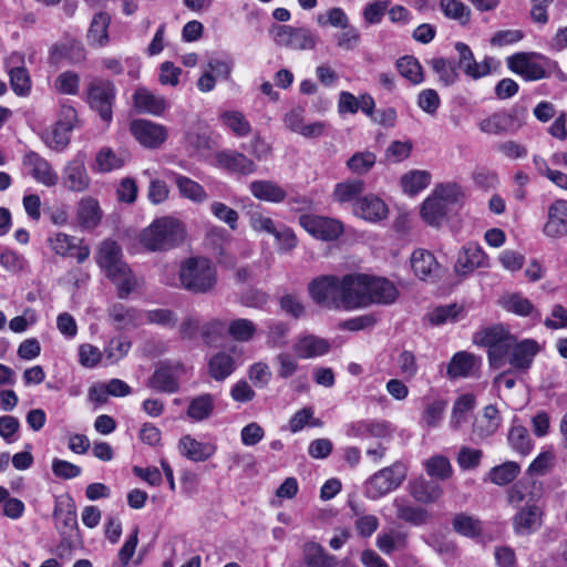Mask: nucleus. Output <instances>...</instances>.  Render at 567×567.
<instances>
[{"label":"nucleus","mask_w":567,"mask_h":567,"mask_svg":"<svg viewBox=\"0 0 567 567\" xmlns=\"http://www.w3.org/2000/svg\"><path fill=\"white\" fill-rule=\"evenodd\" d=\"M426 473L439 480H447L453 474L452 465L447 457L443 455H434L424 462Z\"/></svg>","instance_id":"55"},{"label":"nucleus","mask_w":567,"mask_h":567,"mask_svg":"<svg viewBox=\"0 0 567 567\" xmlns=\"http://www.w3.org/2000/svg\"><path fill=\"white\" fill-rule=\"evenodd\" d=\"M544 234L550 238L567 235V200L556 199L548 208V218L544 225Z\"/></svg>","instance_id":"19"},{"label":"nucleus","mask_w":567,"mask_h":567,"mask_svg":"<svg viewBox=\"0 0 567 567\" xmlns=\"http://www.w3.org/2000/svg\"><path fill=\"white\" fill-rule=\"evenodd\" d=\"M347 435L354 439H385L391 435L389 423L378 420H360L348 425Z\"/></svg>","instance_id":"22"},{"label":"nucleus","mask_w":567,"mask_h":567,"mask_svg":"<svg viewBox=\"0 0 567 567\" xmlns=\"http://www.w3.org/2000/svg\"><path fill=\"white\" fill-rule=\"evenodd\" d=\"M482 456L483 452L481 450L462 446L457 453L456 462L462 470L470 471L480 466Z\"/></svg>","instance_id":"62"},{"label":"nucleus","mask_w":567,"mask_h":567,"mask_svg":"<svg viewBox=\"0 0 567 567\" xmlns=\"http://www.w3.org/2000/svg\"><path fill=\"white\" fill-rule=\"evenodd\" d=\"M214 406V396L212 394H202L190 401L187 415L194 421H203L212 415Z\"/></svg>","instance_id":"50"},{"label":"nucleus","mask_w":567,"mask_h":567,"mask_svg":"<svg viewBox=\"0 0 567 567\" xmlns=\"http://www.w3.org/2000/svg\"><path fill=\"white\" fill-rule=\"evenodd\" d=\"M377 163V155L371 151L355 152L346 163L348 169L355 175L368 174Z\"/></svg>","instance_id":"51"},{"label":"nucleus","mask_w":567,"mask_h":567,"mask_svg":"<svg viewBox=\"0 0 567 567\" xmlns=\"http://www.w3.org/2000/svg\"><path fill=\"white\" fill-rule=\"evenodd\" d=\"M179 453L193 462H205L216 452L213 443L198 442L190 435H184L178 442Z\"/></svg>","instance_id":"26"},{"label":"nucleus","mask_w":567,"mask_h":567,"mask_svg":"<svg viewBox=\"0 0 567 567\" xmlns=\"http://www.w3.org/2000/svg\"><path fill=\"white\" fill-rule=\"evenodd\" d=\"M147 386L156 391L173 393L178 389V381L169 368L162 367L148 379Z\"/></svg>","instance_id":"41"},{"label":"nucleus","mask_w":567,"mask_h":567,"mask_svg":"<svg viewBox=\"0 0 567 567\" xmlns=\"http://www.w3.org/2000/svg\"><path fill=\"white\" fill-rule=\"evenodd\" d=\"M398 367H399L400 374L408 381L412 380L419 371L416 358H415L414 353L409 350H403L399 354Z\"/></svg>","instance_id":"64"},{"label":"nucleus","mask_w":567,"mask_h":567,"mask_svg":"<svg viewBox=\"0 0 567 567\" xmlns=\"http://www.w3.org/2000/svg\"><path fill=\"white\" fill-rule=\"evenodd\" d=\"M548 59L536 52H518L506 58L507 68L525 81H539L549 76Z\"/></svg>","instance_id":"6"},{"label":"nucleus","mask_w":567,"mask_h":567,"mask_svg":"<svg viewBox=\"0 0 567 567\" xmlns=\"http://www.w3.org/2000/svg\"><path fill=\"white\" fill-rule=\"evenodd\" d=\"M179 286L193 293H209L217 284V271L205 257H190L182 261L178 270Z\"/></svg>","instance_id":"4"},{"label":"nucleus","mask_w":567,"mask_h":567,"mask_svg":"<svg viewBox=\"0 0 567 567\" xmlns=\"http://www.w3.org/2000/svg\"><path fill=\"white\" fill-rule=\"evenodd\" d=\"M398 295L396 287L388 279L369 276V306L372 303H392Z\"/></svg>","instance_id":"28"},{"label":"nucleus","mask_w":567,"mask_h":567,"mask_svg":"<svg viewBox=\"0 0 567 567\" xmlns=\"http://www.w3.org/2000/svg\"><path fill=\"white\" fill-rule=\"evenodd\" d=\"M406 476L405 466L401 463L382 468L371 476L367 483V494L370 498H380L398 488Z\"/></svg>","instance_id":"9"},{"label":"nucleus","mask_w":567,"mask_h":567,"mask_svg":"<svg viewBox=\"0 0 567 567\" xmlns=\"http://www.w3.org/2000/svg\"><path fill=\"white\" fill-rule=\"evenodd\" d=\"M303 561L308 567H332L334 559L324 553L317 543H307L303 546Z\"/></svg>","instance_id":"46"},{"label":"nucleus","mask_w":567,"mask_h":567,"mask_svg":"<svg viewBox=\"0 0 567 567\" xmlns=\"http://www.w3.org/2000/svg\"><path fill=\"white\" fill-rule=\"evenodd\" d=\"M135 109L141 113L161 115L166 109V101L163 96L153 93L146 87H137L133 94Z\"/></svg>","instance_id":"27"},{"label":"nucleus","mask_w":567,"mask_h":567,"mask_svg":"<svg viewBox=\"0 0 567 567\" xmlns=\"http://www.w3.org/2000/svg\"><path fill=\"white\" fill-rule=\"evenodd\" d=\"M526 109L514 106L508 111H499L478 123L483 133L502 135L518 131L525 123Z\"/></svg>","instance_id":"8"},{"label":"nucleus","mask_w":567,"mask_h":567,"mask_svg":"<svg viewBox=\"0 0 567 567\" xmlns=\"http://www.w3.org/2000/svg\"><path fill=\"white\" fill-rule=\"evenodd\" d=\"M519 473V466L515 462H506L495 466L489 472V480L496 485H506L513 482Z\"/></svg>","instance_id":"59"},{"label":"nucleus","mask_w":567,"mask_h":567,"mask_svg":"<svg viewBox=\"0 0 567 567\" xmlns=\"http://www.w3.org/2000/svg\"><path fill=\"white\" fill-rule=\"evenodd\" d=\"M132 347L131 340L125 336L112 338L105 346L103 353L107 364H114L123 359Z\"/></svg>","instance_id":"49"},{"label":"nucleus","mask_w":567,"mask_h":567,"mask_svg":"<svg viewBox=\"0 0 567 567\" xmlns=\"http://www.w3.org/2000/svg\"><path fill=\"white\" fill-rule=\"evenodd\" d=\"M256 331L257 329L255 323L244 318L235 319L230 321L228 326L229 336L238 342L250 341L254 338Z\"/></svg>","instance_id":"57"},{"label":"nucleus","mask_w":567,"mask_h":567,"mask_svg":"<svg viewBox=\"0 0 567 567\" xmlns=\"http://www.w3.org/2000/svg\"><path fill=\"white\" fill-rule=\"evenodd\" d=\"M51 248L60 256L73 255L76 248L78 238L63 233H58L49 239Z\"/></svg>","instance_id":"63"},{"label":"nucleus","mask_w":567,"mask_h":567,"mask_svg":"<svg viewBox=\"0 0 567 567\" xmlns=\"http://www.w3.org/2000/svg\"><path fill=\"white\" fill-rule=\"evenodd\" d=\"M481 364L480 357L467 351H458L452 357L446 373L451 379L468 378L480 370Z\"/></svg>","instance_id":"21"},{"label":"nucleus","mask_w":567,"mask_h":567,"mask_svg":"<svg viewBox=\"0 0 567 567\" xmlns=\"http://www.w3.org/2000/svg\"><path fill=\"white\" fill-rule=\"evenodd\" d=\"M431 175L426 171H411L401 177L403 190L409 195H415L426 188L430 184Z\"/></svg>","instance_id":"53"},{"label":"nucleus","mask_w":567,"mask_h":567,"mask_svg":"<svg viewBox=\"0 0 567 567\" xmlns=\"http://www.w3.org/2000/svg\"><path fill=\"white\" fill-rule=\"evenodd\" d=\"M308 293L321 308L342 309V278L333 275L318 276L308 284Z\"/></svg>","instance_id":"5"},{"label":"nucleus","mask_w":567,"mask_h":567,"mask_svg":"<svg viewBox=\"0 0 567 567\" xmlns=\"http://www.w3.org/2000/svg\"><path fill=\"white\" fill-rule=\"evenodd\" d=\"M353 212L365 220L379 221L388 216L389 209L382 199L370 194L355 200Z\"/></svg>","instance_id":"24"},{"label":"nucleus","mask_w":567,"mask_h":567,"mask_svg":"<svg viewBox=\"0 0 567 567\" xmlns=\"http://www.w3.org/2000/svg\"><path fill=\"white\" fill-rule=\"evenodd\" d=\"M365 184L361 179H347L336 185L333 190V198L338 203H348L354 200L360 194L363 193Z\"/></svg>","instance_id":"47"},{"label":"nucleus","mask_w":567,"mask_h":567,"mask_svg":"<svg viewBox=\"0 0 567 567\" xmlns=\"http://www.w3.org/2000/svg\"><path fill=\"white\" fill-rule=\"evenodd\" d=\"M107 313L116 328L121 330L135 328L142 322V313L138 310L120 302L110 306Z\"/></svg>","instance_id":"30"},{"label":"nucleus","mask_w":567,"mask_h":567,"mask_svg":"<svg viewBox=\"0 0 567 567\" xmlns=\"http://www.w3.org/2000/svg\"><path fill=\"white\" fill-rule=\"evenodd\" d=\"M508 441L512 447L523 455L532 451V441L524 426H513L508 433Z\"/></svg>","instance_id":"60"},{"label":"nucleus","mask_w":567,"mask_h":567,"mask_svg":"<svg viewBox=\"0 0 567 567\" xmlns=\"http://www.w3.org/2000/svg\"><path fill=\"white\" fill-rule=\"evenodd\" d=\"M446 214L447 207L439 197L431 195L422 204V219L430 226L439 227Z\"/></svg>","instance_id":"37"},{"label":"nucleus","mask_w":567,"mask_h":567,"mask_svg":"<svg viewBox=\"0 0 567 567\" xmlns=\"http://www.w3.org/2000/svg\"><path fill=\"white\" fill-rule=\"evenodd\" d=\"M411 266L415 276L421 280L435 281L440 278L441 266L429 250H414L411 256Z\"/></svg>","instance_id":"17"},{"label":"nucleus","mask_w":567,"mask_h":567,"mask_svg":"<svg viewBox=\"0 0 567 567\" xmlns=\"http://www.w3.org/2000/svg\"><path fill=\"white\" fill-rule=\"evenodd\" d=\"M408 535L402 532L390 530L379 534L377 537V547L384 554L390 555L396 549L406 546Z\"/></svg>","instance_id":"54"},{"label":"nucleus","mask_w":567,"mask_h":567,"mask_svg":"<svg viewBox=\"0 0 567 567\" xmlns=\"http://www.w3.org/2000/svg\"><path fill=\"white\" fill-rule=\"evenodd\" d=\"M487 266V257L481 246L468 244L458 252L454 270L457 275L466 276L476 268Z\"/></svg>","instance_id":"18"},{"label":"nucleus","mask_w":567,"mask_h":567,"mask_svg":"<svg viewBox=\"0 0 567 567\" xmlns=\"http://www.w3.org/2000/svg\"><path fill=\"white\" fill-rule=\"evenodd\" d=\"M330 349L327 340L316 336H306L295 343L293 351L298 358L308 359L326 354Z\"/></svg>","instance_id":"32"},{"label":"nucleus","mask_w":567,"mask_h":567,"mask_svg":"<svg viewBox=\"0 0 567 567\" xmlns=\"http://www.w3.org/2000/svg\"><path fill=\"white\" fill-rule=\"evenodd\" d=\"M130 132L145 148H158L167 140V128L150 120L138 118L130 123Z\"/></svg>","instance_id":"12"},{"label":"nucleus","mask_w":567,"mask_h":567,"mask_svg":"<svg viewBox=\"0 0 567 567\" xmlns=\"http://www.w3.org/2000/svg\"><path fill=\"white\" fill-rule=\"evenodd\" d=\"M474 340L487 348L489 365L497 370L509 364L516 370L526 371L539 351L536 341L525 339L518 342L502 324L481 330Z\"/></svg>","instance_id":"1"},{"label":"nucleus","mask_w":567,"mask_h":567,"mask_svg":"<svg viewBox=\"0 0 567 567\" xmlns=\"http://www.w3.org/2000/svg\"><path fill=\"white\" fill-rule=\"evenodd\" d=\"M501 425L498 410L494 405L484 408L483 415L476 419L473 424V433L480 439L494 434Z\"/></svg>","instance_id":"35"},{"label":"nucleus","mask_w":567,"mask_h":567,"mask_svg":"<svg viewBox=\"0 0 567 567\" xmlns=\"http://www.w3.org/2000/svg\"><path fill=\"white\" fill-rule=\"evenodd\" d=\"M446 406L447 403L444 400L439 399L430 402L423 411L422 421L429 427H436L442 421Z\"/></svg>","instance_id":"61"},{"label":"nucleus","mask_w":567,"mask_h":567,"mask_svg":"<svg viewBox=\"0 0 567 567\" xmlns=\"http://www.w3.org/2000/svg\"><path fill=\"white\" fill-rule=\"evenodd\" d=\"M115 97V86L110 81L94 80L89 86V103L105 122L112 120V105Z\"/></svg>","instance_id":"13"},{"label":"nucleus","mask_w":567,"mask_h":567,"mask_svg":"<svg viewBox=\"0 0 567 567\" xmlns=\"http://www.w3.org/2000/svg\"><path fill=\"white\" fill-rule=\"evenodd\" d=\"M127 161L128 154L126 152H114L110 147H103L96 154L95 169L101 173H110L122 168Z\"/></svg>","instance_id":"34"},{"label":"nucleus","mask_w":567,"mask_h":567,"mask_svg":"<svg viewBox=\"0 0 567 567\" xmlns=\"http://www.w3.org/2000/svg\"><path fill=\"white\" fill-rule=\"evenodd\" d=\"M433 72L437 75L440 84L443 86L453 85L458 80V72L456 65L451 60L445 58H433L427 61Z\"/></svg>","instance_id":"39"},{"label":"nucleus","mask_w":567,"mask_h":567,"mask_svg":"<svg viewBox=\"0 0 567 567\" xmlns=\"http://www.w3.org/2000/svg\"><path fill=\"white\" fill-rule=\"evenodd\" d=\"M398 72L412 84L416 85L424 81L423 69L416 58L404 55L396 60Z\"/></svg>","instance_id":"44"},{"label":"nucleus","mask_w":567,"mask_h":567,"mask_svg":"<svg viewBox=\"0 0 567 567\" xmlns=\"http://www.w3.org/2000/svg\"><path fill=\"white\" fill-rule=\"evenodd\" d=\"M458 53L457 66L464 74L473 80H478L491 73V62L493 58L486 56L482 62H477L471 48L464 42L454 44Z\"/></svg>","instance_id":"16"},{"label":"nucleus","mask_w":567,"mask_h":567,"mask_svg":"<svg viewBox=\"0 0 567 567\" xmlns=\"http://www.w3.org/2000/svg\"><path fill=\"white\" fill-rule=\"evenodd\" d=\"M111 17L105 12L95 14L87 31V41L91 45L104 47L109 42L107 29Z\"/></svg>","instance_id":"38"},{"label":"nucleus","mask_w":567,"mask_h":567,"mask_svg":"<svg viewBox=\"0 0 567 567\" xmlns=\"http://www.w3.org/2000/svg\"><path fill=\"white\" fill-rule=\"evenodd\" d=\"M22 165L28 174L39 184L53 187L59 182V175L52 165L33 151H29L23 155Z\"/></svg>","instance_id":"14"},{"label":"nucleus","mask_w":567,"mask_h":567,"mask_svg":"<svg viewBox=\"0 0 567 567\" xmlns=\"http://www.w3.org/2000/svg\"><path fill=\"white\" fill-rule=\"evenodd\" d=\"M218 165L229 172L249 175L256 172L257 165L245 154L236 151H221L216 154Z\"/></svg>","instance_id":"23"},{"label":"nucleus","mask_w":567,"mask_h":567,"mask_svg":"<svg viewBox=\"0 0 567 567\" xmlns=\"http://www.w3.org/2000/svg\"><path fill=\"white\" fill-rule=\"evenodd\" d=\"M86 155L82 152L63 168V184L71 192L81 193L89 188L91 178L85 167Z\"/></svg>","instance_id":"15"},{"label":"nucleus","mask_w":567,"mask_h":567,"mask_svg":"<svg viewBox=\"0 0 567 567\" xmlns=\"http://www.w3.org/2000/svg\"><path fill=\"white\" fill-rule=\"evenodd\" d=\"M410 494L412 497L423 504L436 502L443 494V489L434 482L419 478L410 484Z\"/></svg>","instance_id":"36"},{"label":"nucleus","mask_w":567,"mask_h":567,"mask_svg":"<svg viewBox=\"0 0 567 567\" xmlns=\"http://www.w3.org/2000/svg\"><path fill=\"white\" fill-rule=\"evenodd\" d=\"M369 276L350 274L342 277V309L353 310L369 306Z\"/></svg>","instance_id":"10"},{"label":"nucleus","mask_w":567,"mask_h":567,"mask_svg":"<svg viewBox=\"0 0 567 567\" xmlns=\"http://www.w3.org/2000/svg\"><path fill=\"white\" fill-rule=\"evenodd\" d=\"M392 505L395 509L396 517L411 525H425L429 523L431 518V515L425 508L413 505L405 497L394 498Z\"/></svg>","instance_id":"25"},{"label":"nucleus","mask_w":567,"mask_h":567,"mask_svg":"<svg viewBox=\"0 0 567 567\" xmlns=\"http://www.w3.org/2000/svg\"><path fill=\"white\" fill-rule=\"evenodd\" d=\"M542 511L532 502L527 501L514 515L513 527L516 534L527 535L540 526Z\"/></svg>","instance_id":"20"},{"label":"nucleus","mask_w":567,"mask_h":567,"mask_svg":"<svg viewBox=\"0 0 567 567\" xmlns=\"http://www.w3.org/2000/svg\"><path fill=\"white\" fill-rule=\"evenodd\" d=\"M275 43L290 50H312L317 44V35L308 28L275 24L270 29Z\"/></svg>","instance_id":"7"},{"label":"nucleus","mask_w":567,"mask_h":567,"mask_svg":"<svg viewBox=\"0 0 567 567\" xmlns=\"http://www.w3.org/2000/svg\"><path fill=\"white\" fill-rule=\"evenodd\" d=\"M103 213L97 199L83 197L76 207V217L80 226L84 229H94L102 219Z\"/></svg>","instance_id":"29"},{"label":"nucleus","mask_w":567,"mask_h":567,"mask_svg":"<svg viewBox=\"0 0 567 567\" xmlns=\"http://www.w3.org/2000/svg\"><path fill=\"white\" fill-rule=\"evenodd\" d=\"M122 257L121 246L111 239L102 241L95 256L97 265L105 270L106 277L116 285L117 296L124 299L135 290L138 282Z\"/></svg>","instance_id":"2"},{"label":"nucleus","mask_w":567,"mask_h":567,"mask_svg":"<svg viewBox=\"0 0 567 567\" xmlns=\"http://www.w3.org/2000/svg\"><path fill=\"white\" fill-rule=\"evenodd\" d=\"M440 8L449 19L466 25L471 20V9L461 0H441Z\"/></svg>","instance_id":"52"},{"label":"nucleus","mask_w":567,"mask_h":567,"mask_svg":"<svg viewBox=\"0 0 567 567\" xmlns=\"http://www.w3.org/2000/svg\"><path fill=\"white\" fill-rule=\"evenodd\" d=\"M453 529L461 536L475 538L478 537L483 532L482 522L466 513H458L454 516Z\"/></svg>","instance_id":"43"},{"label":"nucleus","mask_w":567,"mask_h":567,"mask_svg":"<svg viewBox=\"0 0 567 567\" xmlns=\"http://www.w3.org/2000/svg\"><path fill=\"white\" fill-rule=\"evenodd\" d=\"M10 85L19 96H25L31 91V79L24 66H16L9 71Z\"/></svg>","instance_id":"58"},{"label":"nucleus","mask_w":567,"mask_h":567,"mask_svg":"<svg viewBox=\"0 0 567 567\" xmlns=\"http://www.w3.org/2000/svg\"><path fill=\"white\" fill-rule=\"evenodd\" d=\"M175 183L182 197L194 203H204L208 195L204 187L189 177L175 174Z\"/></svg>","instance_id":"42"},{"label":"nucleus","mask_w":567,"mask_h":567,"mask_svg":"<svg viewBox=\"0 0 567 567\" xmlns=\"http://www.w3.org/2000/svg\"><path fill=\"white\" fill-rule=\"evenodd\" d=\"M70 131L54 124L52 127L44 130L41 133V140L43 143L53 151L61 152L70 143Z\"/></svg>","instance_id":"48"},{"label":"nucleus","mask_w":567,"mask_h":567,"mask_svg":"<svg viewBox=\"0 0 567 567\" xmlns=\"http://www.w3.org/2000/svg\"><path fill=\"white\" fill-rule=\"evenodd\" d=\"M249 190L255 198L269 203H281L287 197V192L279 184L268 179L251 182Z\"/></svg>","instance_id":"31"},{"label":"nucleus","mask_w":567,"mask_h":567,"mask_svg":"<svg viewBox=\"0 0 567 567\" xmlns=\"http://www.w3.org/2000/svg\"><path fill=\"white\" fill-rule=\"evenodd\" d=\"M185 237L184 224L177 218L164 216L141 231L140 243L150 251H166L182 245Z\"/></svg>","instance_id":"3"},{"label":"nucleus","mask_w":567,"mask_h":567,"mask_svg":"<svg viewBox=\"0 0 567 567\" xmlns=\"http://www.w3.org/2000/svg\"><path fill=\"white\" fill-rule=\"evenodd\" d=\"M219 117L221 123L238 137H245L251 132L250 123L239 111H224Z\"/></svg>","instance_id":"45"},{"label":"nucleus","mask_w":567,"mask_h":567,"mask_svg":"<svg viewBox=\"0 0 567 567\" xmlns=\"http://www.w3.org/2000/svg\"><path fill=\"white\" fill-rule=\"evenodd\" d=\"M426 543L441 556L454 558L458 555L456 543L443 534H431Z\"/></svg>","instance_id":"56"},{"label":"nucleus","mask_w":567,"mask_h":567,"mask_svg":"<svg viewBox=\"0 0 567 567\" xmlns=\"http://www.w3.org/2000/svg\"><path fill=\"white\" fill-rule=\"evenodd\" d=\"M235 360L226 352H218L208 362L209 374L216 381H223L235 371Z\"/></svg>","instance_id":"40"},{"label":"nucleus","mask_w":567,"mask_h":567,"mask_svg":"<svg viewBox=\"0 0 567 567\" xmlns=\"http://www.w3.org/2000/svg\"><path fill=\"white\" fill-rule=\"evenodd\" d=\"M299 224L311 236L324 241L336 240L343 233L342 223L330 217L302 214Z\"/></svg>","instance_id":"11"},{"label":"nucleus","mask_w":567,"mask_h":567,"mask_svg":"<svg viewBox=\"0 0 567 567\" xmlns=\"http://www.w3.org/2000/svg\"><path fill=\"white\" fill-rule=\"evenodd\" d=\"M475 408V396L466 393L458 396L452 409L450 426L453 431H458L470 419V413Z\"/></svg>","instance_id":"33"}]
</instances>
